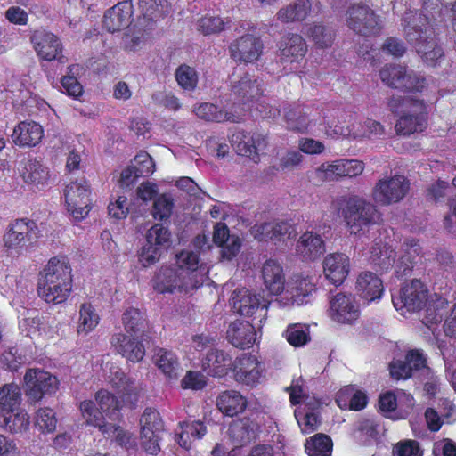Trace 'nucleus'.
Wrapping results in <instances>:
<instances>
[{"label":"nucleus","instance_id":"obj_39","mask_svg":"<svg viewBox=\"0 0 456 456\" xmlns=\"http://www.w3.org/2000/svg\"><path fill=\"white\" fill-rule=\"evenodd\" d=\"M154 363L169 379H176L180 364L176 355L165 348H156L152 356Z\"/></svg>","mask_w":456,"mask_h":456},{"label":"nucleus","instance_id":"obj_45","mask_svg":"<svg viewBox=\"0 0 456 456\" xmlns=\"http://www.w3.org/2000/svg\"><path fill=\"white\" fill-rule=\"evenodd\" d=\"M144 20L155 22L169 12L170 5L167 0H139Z\"/></svg>","mask_w":456,"mask_h":456},{"label":"nucleus","instance_id":"obj_4","mask_svg":"<svg viewBox=\"0 0 456 456\" xmlns=\"http://www.w3.org/2000/svg\"><path fill=\"white\" fill-rule=\"evenodd\" d=\"M402 22L404 37L413 48L436 36L426 13L418 12H405Z\"/></svg>","mask_w":456,"mask_h":456},{"label":"nucleus","instance_id":"obj_11","mask_svg":"<svg viewBox=\"0 0 456 456\" xmlns=\"http://www.w3.org/2000/svg\"><path fill=\"white\" fill-rule=\"evenodd\" d=\"M348 27L362 36L378 34L380 24L374 12L367 5L354 4L349 7L346 12Z\"/></svg>","mask_w":456,"mask_h":456},{"label":"nucleus","instance_id":"obj_2","mask_svg":"<svg viewBox=\"0 0 456 456\" xmlns=\"http://www.w3.org/2000/svg\"><path fill=\"white\" fill-rule=\"evenodd\" d=\"M340 210L351 234L356 235L381 221L377 206L357 195L345 199Z\"/></svg>","mask_w":456,"mask_h":456},{"label":"nucleus","instance_id":"obj_7","mask_svg":"<svg viewBox=\"0 0 456 456\" xmlns=\"http://www.w3.org/2000/svg\"><path fill=\"white\" fill-rule=\"evenodd\" d=\"M410 183L403 175L380 179L372 190V198L381 206L401 201L408 193Z\"/></svg>","mask_w":456,"mask_h":456},{"label":"nucleus","instance_id":"obj_17","mask_svg":"<svg viewBox=\"0 0 456 456\" xmlns=\"http://www.w3.org/2000/svg\"><path fill=\"white\" fill-rule=\"evenodd\" d=\"M230 142L237 154L248 157L255 163L260 159L258 151L264 150L267 145L265 137L261 134L249 135L244 131L233 133Z\"/></svg>","mask_w":456,"mask_h":456},{"label":"nucleus","instance_id":"obj_48","mask_svg":"<svg viewBox=\"0 0 456 456\" xmlns=\"http://www.w3.org/2000/svg\"><path fill=\"white\" fill-rule=\"evenodd\" d=\"M79 409L86 423L99 428L101 432L106 431L109 423L104 421L102 412L95 407L94 402L86 400L80 403Z\"/></svg>","mask_w":456,"mask_h":456},{"label":"nucleus","instance_id":"obj_53","mask_svg":"<svg viewBox=\"0 0 456 456\" xmlns=\"http://www.w3.org/2000/svg\"><path fill=\"white\" fill-rule=\"evenodd\" d=\"M285 337L291 346H302L310 341L309 329L300 323L290 324L285 331Z\"/></svg>","mask_w":456,"mask_h":456},{"label":"nucleus","instance_id":"obj_60","mask_svg":"<svg viewBox=\"0 0 456 456\" xmlns=\"http://www.w3.org/2000/svg\"><path fill=\"white\" fill-rule=\"evenodd\" d=\"M287 126L289 129L297 132H305L309 125V119L305 115H302L300 110L289 109L285 113Z\"/></svg>","mask_w":456,"mask_h":456},{"label":"nucleus","instance_id":"obj_16","mask_svg":"<svg viewBox=\"0 0 456 456\" xmlns=\"http://www.w3.org/2000/svg\"><path fill=\"white\" fill-rule=\"evenodd\" d=\"M34 49L39 58L45 61H53L63 63L62 47L59 38L46 30H36L30 37Z\"/></svg>","mask_w":456,"mask_h":456},{"label":"nucleus","instance_id":"obj_3","mask_svg":"<svg viewBox=\"0 0 456 456\" xmlns=\"http://www.w3.org/2000/svg\"><path fill=\"white\" fill-rule=\"evenodd\" d=\"M39 233L35 221L28 218L16 219L9 224L4 235L7 253L10 256H20L28 252L36 245Z\"/></svg>","mask_w":456,"mask_h":456},{"label":"nucleus","instance_id":"obj_1","mask_svg":"<svg viewBox=\"0 0 456 456\" xmlns=\"http://www.w3.org/2000/svg\"><path fill=\"white\" fill-rule=\"evenodd\" d=\"M175 263L163 265L155 273L153 289L161 293L188 292L203 284L205 268L199 265V255L183 249L175 254Z\"/></svg>","mask_w":456,"mask_h":456},{"label":"nucleus","instance_id":"obj_44","mask_svg":"<svg viewBox=\"0 0 456 456\" xmlns=\"http://www.w3.org/2000/svg\"><path fill=\"white\" fill-rule=\"evenodd\" d=\"M21 403V391L15 383L5 384L0 387V409L2 412L19 410Z\"/></svg>","mask_w":456,"mask_h":456},{"label":"nucleus","instance_id":"obj_26","mask_svg":"<svg viewBox=\"0 0 456 456\" xmlns=\"http://www.w3.org/2000/svg\"><path fill=\"white\" fill-rule=\"evenodd\" d=\"M139 338H131L123 333H116L112 335L110 343L115 350L123 357L132 362L142 361L145 355L144 345L138 341Z\"/></svg>","mask_w":456,"mask_h":456},{"label":"nucleus","instance_id":"obj_19","mask_svg":"<svg viewBox=\"0 0 456 456\" xmlns=\"http://www.w3.org/2000/svg\"><path fill=\"white\" fill-rule=\"evenodd\" d=\"M132 16V3L130 1L119 2L104 13L102 26L110 33L120 31L131 24Z\"/></svg>","mask_w":456,"mask_h":456},{"label":"nucleus","instance_id":"obj_27","mask_svg":"<svg viewBox=\"0 0 456 456\" xmlns=\"http://www.w3.org/2000/svg\"><path fill=\"white\" fill-rule=\"evenodd\" d=\"M349 257L343 253L328 255L323 260L325 277L335 286L341 285L348 275Z\"/></svg>","mask_w":456,"mask_h":456},{"label":"nucleus","instance_id":"obj_22","mask_svg":"<svg viewBox=\"0 0 456 456\" xmlns=\"http://www.w3.org/2000/svg\"><path fill=\"white\" fill-rule=\"evenodd\" d=\"M235 361L224 350L211 348L208 350L205 357L202 359V369L209 376L224 377L229 370L232 371Z\"/></svg>","mask_w":456,"mask_h":456},{"label":"nucleus","instance_id":"obj_42","mask_svg":"<svg viewBox=\"0 0 456 456\" xmlns=\"http://www.w3.org/2000/svg\"><path fill=\"white\" fill-rule=\"evenodd\" d=\"M145 240L166 253L172 245V233L168 225L165 223L155 224L147 231Z\"/></svg>","mask_w":456,"mask_h":456},{"label":"nucleus","instance_id":"obj_64","mask_svg":"<svg viewBox=\"0 0 456 456\" xmlns=\"http://www.w3.org/2000/svg\"><path fill=\"white\" fill-rule=\"evenodd\" d=\"M395 456H421L419 443L415 440H404L397 443L394 449Z\"/></svg>","mask_w":456,"mask_h":456},{"label":"nucleus","instance_id":"obj_58","mask_svg":"<svg viewBox=\"0 0 456 456\" xmlns=\"http://www.w3.org/2000/svg\"><path fill=\"white\" fill-rule=\"evenodd\" d=\"M175 78L179 86L185 90H193L198 82L195 69L188 65H181L175 72Z\"/></svg>","mask_w":456,"mask_h":456},{"label":"nucleus","instance_id":"obj_49","mask_svg":"<svg viewBox=\"0 0 456 456\" xmlns=\"http://www.w3.org/2000/svg\"><path fill=\"white\" fill-rule=\"evenodd\" d=\"M332 451V441L324 434H316L306 441L305 452L309 456H330Z\"/></svg>","mask_w":456,"mask_h":456},{"label":"nucleus","instance_id":"obj_43","mask_svg":"<svg viewBox=\"0 0 456 456\" xmlns=\"http://www.w3.org/2000/svg\"><path fill=\"white\" fill-rule=\"evenodd\" d=\"M426 127V118L423 113L403 114L395 125L396 134L408 136L414 133L422 132Z\"/></svg>","mask_w":456,"mask_h":456},{"label":"nucleus","instance_id":"obj_33","mask_svg":"<svg viewBox=\"0 0 456 456\" xmlns=\"http://www.w3.org/2000/svg\"><path fill=\"white\" fill-rule=\"evenodd\" d=\"M370 264L376 272L383 273L395 265L396 253L391 247L375 243L370 248Z\"/></svg>","mask_w":456,"mask_h":456},{"label":"nucleus","instance_id":"obj_18","mask_svg":"<svg viewBox=\"0 0 456 456\" xmlns=\"http://www.w3.org/2000/svg\"><path fill=\"white\" fill-rule=\"evenodd\" d=\"M330 315L339 323H351L359 315V306L352 295L338 293L330 300Z\"/></svg>","mask_w":456,"mask_h":456},{"label":"nucleus","instance_id":"obj_6","mask_svg":"<svg viewBox=\"0 0 456 456\" xmlns=\"http://www.w3.org/2000/svg\"><path fill=\"white\" fill-rule=\"evenodd\" d=\"M381 80L390 87L407 92H420L426 86V79L413 72L408 73L400 65H387L379 71Z\"/></svg>","mask_w":456,"mask_h":456},{"label":"nucleus","instance_id":"obj_15","mask_svg":"<svg viewBox=\"0 0 456 456\" xmlns=\"http://www.w3.org/2000/svg\"><path fill=\"white\" fill-rule=\"evenodd\" d=\"M263 48L260 37L246 34L230 44L229 53L234 61L249 63L259 59L263 53Z\"/></svg>","mask_w":456,"mask_h":456},{"label":"nucleus","instance_id":"obj_8","mask_svg":"<svg viewBox=\"0 0 456 456\" xmlns=\"http://www.w3.org/2000/svg\"><path fill=\"white\" fill-rule=\"evenodd\" d=\"M231 305L234 312L240 315L252 317V321H257L262 324L267 316V305L265 301L260 302L259 297L252 294L248 289H236L231 297Z\"/></svg>","mask_w":456,"mask_h":456},{"label":"nucleus","instance_id":"obj_12","mask_svg":"<svg viewBox=\"0 0 456 456\" xmlns=\"http://www.w3.org/2000/svg\"><path fill=\"white\" fill-rule=\"evenodd\" d=\"M68 210L76 220L83 219L89 212L90 189L84 178L71 182L65 190Z\"/></svg>","mask_w":456,"mask_h":456},{"label":"nucleus","instance_id":"obj_54","mask_svg":"<svg viewBox=\"0 0 456 456\" xmlns=\"http://www.w3.org/2000/svg\"><path fill=\"white\" fill-rule=\"evenodd\" d=\"M141 432L148 428L154 434L162 435L164 432L163 421L159 413L151 408H146L140 418Z\"/></svg>","mask_w":456,"mask_h":456},{"label":"nucleus","instance_id":"obj_20","mask_svg":"<svg viewBox=\"0 0 456 456\" xmlns=\"http://www.w3.org/2000/svg\"><path fill=\"white\" fill-rule=\"evenodd\" d=\"M232 372L237 382L255 386L259 382L262 368L255 356L243 354L236 358Z\"/></svg>","mask_w":456,"mask_h":456},{"label":"nucleus","instance_id":"obj_62","mask_svg":"<svg viewBox=\"0 0 456 456\" xmlns=\"http://www.w3.org/2000/svg\"><path fill=\"white\" fill-rule=\"evenodd\" d=\"M315 291L316 289L314 285L308 279H303L297 287L296 294L291 297V305L296 304L300 305L307 304L309 302L307 297L312 296V293Z\"/></svg>","mask_w":456,"mask_h":456},{"label":"nucleus","instance_id":"obj_35","mask_svg":"<svg viewBox=\"0 0 456 456\" xmlns=\"http://www.w3.org/2000/svg\"><path fill=\"white\" fill-rule=\"evenodd\" d=\"M122 323L131 337L140 338L142 340H146L149 337L146 331L147 321L139 309L134 307L126 309L122 315Z\"/></svg>","mask_w":456,"mask_h":456},{"label":"nucleus","instance_id":"obj_47","mask_svg":"<svg viewBox=\"0 0 456 456\" xmlns=\"http://www.w3.org/2000/svg\"><path fill=\"white\" fill-rule=\"evenodd\" d=\"M95 400L99 404L100 411L106 416L117 420L120 416V405L117 397L107 390L102 389L95 394Z\"/></svg>","mask_w":456,"mask_h":456},{"label":"nucleus","instance_id":"obj_51","mask_svg":"<svg viewBox=\"0 0 456 456\" xmlns=\"http://www.w3.org/2000/svg\"><path fill=\"white\" fill-rule=\"evenodd\" d=\"M230 19H222L219 16H204L198 21V30L204 36L218 34L226 27H230Z\"/></svg>","mask_w":456,"mask_h":456},{"label":"nucleus","instance_id":"obj_10","mask_svg":"<svg viewBox=\"0 0 456 456\" xmlns=\"http://www.w3.org/2000/svg\"><path fill=\"white\" fill-rule=\"evenodd\" d=\"M26 395L33 402L39 401L45 395L55 393L59 381L51 373L42 370H28L25 376Z\"/></svg>","mask_w":456,"mask_h":456},{"label":"nucleus","instance_id":"obj_14","mask_svg":"<svg viewBox=\"0 0 456 456\" xmlns=\"http://www.w3.org/2000/svg\"><path fill=\"white\" fill-rule=\"evenodd\" d=\"M364 169L363 162L357 159H338L323 163L317 169L318 177L322 181H338L343 177H355Z\"/></svg>","mask_w":456,"mask_h":456},{"label":"nucleus","instance_id":"obj_13","mask_svg":"<svg viewBox=\"0 0 456 456\" xmlns=\"http://www.w3.org/2000/svg\"><path fill=\"white\" fill-rule=\"evenodd\" d=\"M231 91L242 103L263 94L262 81L248 71L235 69L230 77Z\"/></svg>","mask_w":456,"mask_h":456},{"label":"nucleus","instance_id":"obj_32","mask_svg":"<svg viewBox=\"0 0 456 456\" xmlns=\"http://www.w3.org/2000/svg\"><path fill=\"white\" fill-rule=\"evenodd\" d=\"M262 277L270 294L279 295L283 291L285 284L283 270L275 260L265 261L262 267Z\"/></svg>","mask_w":456,"mask_h":456},{"label":"nucleus","instance_id":"obj_63","mask_svg":"<svg viewBox=\"0 0 456 456\" xmlns=\"http://www.w3.org/2000/svg\"><path fill=\"white\" fill-rule=\"evenodd\" d=\"M161 436L162 435L159 434H154V432L150 431L147 428L144 432H141L140 435L142 449L149 454L157 455L160 451L159 442L161 439Z\"/></svg>","mask_w":456,"mask_h":456},{"label":"nucleus","instance_id":"obj_23","mask_svg":"<svg viewBox=\"0 0 456 456\" xmlns=\"http://www.w3.org/2000/svg\"><path fill=\"white\" fill-rule=\"evenodd\" d=\"M279 50L280 62L293 64L304 58L307 52V45L300 35L289 33L281 39Z\"/></svg>","mask_w":456,"mask_h":456},{"label":"nucleus","instance_id":"obj_31","mask_svg":"<svg viewBox=\"0 0 456 456\" xmlns=\"http://www.w3.org/2000/svg\"><path fill=\"white\" fill-rule=\"evenodd\" d=\"M44 131L42 126L36 122H20L13 130L12 141L21 147L36 146L41 142Z\"/></svg>","mask_w":456,"mask_h":456},{"label":"nucleus","instance_id":"obj_52","mask_svg":"<svg viewBox=\"0 0 456 456\" xmlns=\"http://www.w3.org/2000/svg\"><path fill=\"white\" fill-rule=\"evenodd\" d=\"M174 200L171 195L164 193L157 197L153 204L152 216L154 219L160 220L167 224L172 215Z\"/></svg>","mask_w":456,"mask_h":456},{"label":"nucleus","instance_id":"obj_37","mask_svg":"<svg viewBox=\"0 0 456 456\" xmlns=\"http://www.w3.org/2000/svg\"><path fill=\"white\" fill-rule=\"evenodd\" d=\"M312 9L309 0H295L281 8L277 13V20L282 23L299 22L305 20Z\"/></svg>","mask_w":456,"mask_h":456},{"label":"nucleus","instance_id":"obj_46","mask_svg":"<svg viewBox=\"0 0 456 456\" xmlns=\"http://www.w3.org/2000/svg\"><path fill=\"white\" fill-rule=\"evenodd\" d=\"M72 282L49 286H37L38 296L47 303L60 304L64 302L71 291Z\"/></svg>","mask_w":456,"mask_h":456},{"label":"nucleus","instance_id":"obj_59","mask_svg":"<svg viewBox=\"0 0 456 456\" xmlns=\"http://www.w3.org/2000/svg\"><path fill=\"white\" fill-rule=\"evenodd\" d=\"M57 419L50 408L39 409L37 412L36 425L42 432L52 433L56 429Z\"/></svg>","mask_w":456,"mask_h":456},{"label":"nucleus","instance_id":"obj_29","mask_svg":"<svg viewBox=\"0 0 456 456\" xmlns=\"http://www.w3.org/2000/svg\"><path fill=\"white\" fill-rule=\"evenodd\" d=\"M260 432L259 424L249 418L234 421L229 428V435L237 446H244L256 440Z\"/></svg>","mask_w":456,"mask_h":456},{"label":"nucleus","instance_id":"obj_24","mask_svg":"<svg viewBox=\"0 0 456 456\" xmlns=\"http://www.w3.org/2000/svg\"><path fill=\"white\" fill-rule=\"evenodd\" d=\"M72 282L71 268L64 260L53 257L40 273L37 286H49Z\"/></svg>","mask_w":456,"mask_h":456},{"label":"nucleus","instance_id":"obj_61","mask_svg":"<svg viewBox=\"0 0 456 456\" xmlns=\"http://www.w3.org/2000/svg\"><path fill=\"white\" fill-rule=\"evenodd\" d=\"M131 165L135 173L141 177L148 176L154 172V162L146 152L137 154Z\"/></svg>","mask_w":456,"mask_h":456},{"label":"nucleus","instance_id":"obj_41","mask_svg":"<svg viewBox=\"0 0 456 456\" xmlns=\"http://www.w3.org/2000/svg\"><path fill=\"white\" fill-rule=\"evenodd\" d=\"M0 426L11 433H23L29 427V418L24 410L0 413Z\"/></svg>","mask_w":456,"mask_h":456},{"label":"nucleus","instance_id":"obj_57","mask_svg":"<svg viewBox=\"0 0 456 456\" xmlns=\"http://www.w3.org/2000/svg\"><path fill=\"white\" fill-rule=\"evenodd\" d=\"M310 37L322 48L329 47L332 45L334 35L331 28L322 24H313L308 30Z\"/></svg>","mask_w":456,"mask_h":456},{"label":"nucleus","instance_id":"obj_21","mask_svg":"<svg viewBox=\"0 0 456 456\" xmlns=\"http://www.w3.org/2000/svg\"><path fill=\"white\" fill-rule=\"evenodd\" d=\"M256 326H261L257 321H252V322L235 321L229 325L226 338L235 347L241 349L248 348L256 340Z\"/></svg>","mask_w":456,"mask_h":456},{"label":"nucleus","instance_id":"obj_5","mask_svg":"<svg viewBox=\"0 0 456 456\" xmlns=\"http://www.w3.org/2000/svg\"><path fill=\"white\" fill-rule=\"evenodd\" d=\"M390 374L396 379H408L410 377L422 378L429 379L432 371L427 366V361L423 354L415 349L410 350L404 361L397 360L390 363Z\"/></svg>","mask_w":456,"mask_h":456},{"label":"nucleus","instance_id":"obj_34","mask_svg":"<svg viewBox=\"0 0 456 456\" xmlns=\"http://www.w3.org/2000/svg\"><path fill=\"white\" fill-rule=\"evenodd\" d=\"M216 407L226 416L233 417L246 409L247 400L238 391L226 390L217 396Z\"/></svg>","mask_w":456,"mask_h":456},{"label":"nucleus","instance_id":"obj_38","mask_svg":"<svg viewBox=\"0 0 456 456\" xmlns=\"http://www.w3.org/2000/svg\"><path fill=\"white\" fill-rule=\"evenodd\" d=\"M421 61L428 67L436 68L444 57L443 47L439 45L436 36L414 48Z\"/></svg>","mask_w":456,"mask_h":456},{"label":"nucleus","instance_id":"obj_50","mask_svg":"<svg viewBox=\"0 0 456 456\" xmlns=\"http://www.w3.org/2000/svg\"><path fill=\"white\" fill-rule=\"evenodd\" d=\"M28 183L44 184L49 178V172L39 161L28 160L22 172Z\"/></svg>","mask_w":456,"mask_h":456},{"label":"nucleus","instance_id":"obj_28","mask_svg":"<svg viewBox=\"0 0 456 456\" xmlns=\"http://www.w3.org/2000/svg\"><path fill=\"white\" fill-rule=\"evenodd\" d=\"M296 251L305 260L314 261L326 252V246L320 234L307 231L298 239Z\"/></svg>","mask_w":456,"mask_h":456},{"label":"nucleus","instance_id":"obj_36","mask_svg":"<svg viewBox=\"0 0 456 456\" xmlns=\"http://www.w3.org/2000/svg\"><path fill=\"white\" fill-rule=\"evenodd\" d=\"M419 260V248L417 243L404 244L403 253L396 264L395 273L398 278L409 276L414 271Z\"/></svg>","mask_w":456,"mask_h":456},{"label":"nucleus","instance_id":"obj_56","mask_svg":"<svg viewBox=\"0 0 456 456\" xmlns=\"http://www.w3.org/2000/svg\"><path fill=\"white\" fill-rule=\"evenodd\" d=\"M99 322V316L94 313L91 305L83 304L80 307L79 324L77 326V332L79 334H87L91 331Z\"/></svg>","mask_w":456,"mask_h":456},{"label":"nucleus","instance_id":"obj_40","mask_svg":"<svg viewBox=\"0 0 456 456\" xmlns=\"http://www.w3.org/2000/svg\"><path fill=\"white\" fill-rule=\"evenodd\" d=\"M196 116L203 120L211 122L230 121L232 123L240 122V118L232 112L219 110L213 103L204 102L194 108Z\"/></svg>","mask_w":456,"mask_h":456},{"label":"nucleus","instance_id":"obj_30","mask_svg":"<svg viewBox=\"0 0 456 456\" xmlns=\"http://www.w3.org/2000/svg\"><path fill=\"white\" fill-rule=\"evenodd\" d=\"M355 288L358 295L367 303L379 299L384 291L382 281L371 272L359 274Z\"/></svg>","mask_w":456,"mask_h":456},{"label":"nucleus","instance_id":"obj_9","mask_svg":"<svg viewBox=\"0 0 456 456\" xmlns=\"http://www.w3.org/2000/svg\"><path fill=\"white\" fill-rule=\"evenodd\" d=\"M427 297L428 290L423 282L419 279H412L402 286L397 295L392 296V300L396 310L416 312L425 305Z\"/></svg>","mask_w":456,"mask_h":456},{"label":"nucleus","instance_id":"obj_25","mask_svg":"<svg viewBox=\"0 0 456 456\" xmlns=\"http://www.w3.org/2000/svg\"><path fill=\"white\" fill-rule=\"evenodd\" d=\"M252 233L259 240L281 241L295 235L294 227L287 222H266L252 227Z\"/></svg>","mask_w":456,"mask_h":456},{"label":"nucleus","instance_id":"obj_55","mask_svg":"<svg viewBox=\"0 0 456 456\" xmlns=\"http://www.w3.org/2000/svg\"><path fill=\"white\" fill-rule=\"evenodd\" d=\"M164 254V251L145 240L138 250L137 256L141 265L148 267L159 262Z\"/></svg>","mask_w":456,"mask_h":456}]
</instances>
